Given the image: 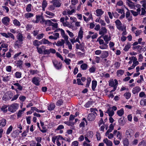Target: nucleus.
<instances>
[{
    "label": "nucleus",
    "mask_w": 146,
    "mask_h": 146,
    "mask_svg": "<svg viewBox=\"0 0 146 146\" xmlns=\"http://www.w3.org/2000/svg\"><path fill=\"white\" fill-rule=\"evenodd\" d=\"M19 107V104L17 103H15L9 106L8 108V110L9 111L14 113L16 111Z\"/></svg>",
    "instance_id": "obj_1"
},
{
    "label": "nucleus",
    "mask_w": 146,
    "mask_h": 146,
    "mask_svg": "<svg viewBox=\"0 0 146 146\" xmlns=\"http://www.w3.org/2000/svg\"><path fill=\"white\" fill-rule=\"evenodd\" d=\"M12 97L11 92H9L5 93L2 97V100L5 102L9 101L11 99Z\"/></svg>",
    "instance_id": "obj_2"
},
{
    "label": "nucleus",
    "mask_w": 146,
    "mask_h": 146,
    "mask_svg": "<svg viewBox=\"0 0 146 146\" xmlns=\"http://www.w3.org/2000/svg\"><path fill=\"white\" fill-rule=\"evenodd\" d=\"M133 133L132 130L131 129H129L127 130L125 132L126 138L131 139L133 138Z\"/></svg>",
    "instance_id": "obj_3"
},
{
    "label": "nucleus",
    "mask_w": 146,
    "mask_h": 146,
    "mask_svg": "<svg viewBox=\"0 0 146 146\" xmlns=\"http://www.w3.org/2000/svg\"><path fill=\"white\" fill-rule=\"evenodd\" d=\"M84 14L86 16H89L88 18H87L85 16H83L84 20V21H85L86 23H88L90 19L92 20H93V19L92 17V15L91 13H90L89 12H87L84 13Z\"/></svg>",
    "instance_id": "obj_4"
},
{
    "label": "nucleus",
    "mask_w": 146,
    "mask_h": 146,
    "mask_svg": "<svg viewBox=\"0 0 146 146\" xmlns=\"http://www.w3.org/2000/svg\"><path fill=\"white\" fill-rule=\"evenodd\" d=\"M52 62L56 69L58 70L61 68L62 64L60 62H58L56 60H54L52 61Z\"/></svg>",
    "instance_id": "obj_5"
},
{
    "label": "nucleus",
    "mask_w": 146,
    "mask_h": 146,
    "mask_svg": "<svg viewBox=\"0 0 146 146\" xmlns=\"http://www.w3.org/2000/svg\"><path fill=\"white\" fill-rule=\"evenodd\" d=\"M43 54H49L50 53L54 54L56 52V50L55 49L52 48H50L49 49H46V47H45L44 50L43 51Z\"/></svg>",
    "instance_id": "obj_6"
},
{
    "label": "nucleus",
    "mask_w": 146,
    "mask_h": 146,
    "mask_svg": "<svg viewBox=\"0 0 146 146\" xmlns=\"http://www.w3.org/2000/svg\"><path fill=\"white\" fill-rule=\"evenodd\" d=\"M10 19L8 17H4L2 19V22L4 25L7 26L9 25Z\"/></svg>",
    "instance_id": "obj_7"
},
{
    "label": "nucleus",
    "mask_w": 146,
    "mask_h": 146,
    "mask_svg": "<svg viewBox=\"0 0 146 146\" xmlns=\"http://www.w3.org/2000/svg\"><path fill=\"white\" fill-rule=\"evenodd\" d=\"M113 134L115 136H116L117 139L121 140L122 138V134L119 131H117V130H114L113 132Z\"/></svg>",
    "instance_id": "obj_8"
},
{
    "label": "nucleus",
    "mask_w": 146,
    "mask_h": 146,
    "mask_svg": "<svg viewBox=\"0 0 146 146\" xmlns=\"http://www.w3.org/2000/svg\"><path fill=\"white\" fill-rule=\"evenodd\" d=\"M107 33V30L105 27H102L99 30V34L103 36Z\"/></svg>",
    "instance_id": "obj_9"
},
{
    "label": "nucleus",
    "mask_w": 146,
    "mask_h": 146,
    "mask_svg": "<svg viewBox=\"0 0 146 146\" xmlns=\"http://www.w3.org/2000/svg\"><path fill=\"white\" fill-rule=\"evenodd\" d=\"M84 44L80 43V44H76V49H79L81 50L83 52H85V49L84 48Z\"/></svg>",
    "instance_id": "obj_10"
},
{
    "label": "nucleus",
    "mask_w": 146,
    "mask_h": 146,
    "mask_svg": "<svg viewBox=\"0 0 146 146\" xmlns=\"http://www.w3.org/2000/svg\"><path fill=\"white\" fill-rule=\"evenodd\" d=\"M40 79L38 77H35L33 78L32 82L35 85L39 86L40 85Z\"/></svg>",
    "instance_id": "obj_11"
},
{
    "label": "nucleus",
    "mask_w": 146,
    "mask_h": 146,
    "mask_svg": "<svg viewBox=\"0 0 146 146\" xmlns=\"http://www.w3.org/2000/svg\"><path fill=\"white\" fill-rule=\"evenodd\" d=\"M96 115H95V114H94L93 113H90L88 116V119L89 121H93L95 119Z\"/></svg>",
    "instance_id": "obj_12"
},
{
    "label": "nucleus",
    "mask_w": 146,
    "mask_h": 146,
    "mask_svg": "<svg viewBox=\"0 0 146 146\" xmlns=\"http://www.w3.org/2000/svg\"><path fill=\"white\" fill-rule=\"evenodd\" d=\"M42 16L40 15H36V20H33L32 21V22L33 23H38L40 22L41 20Z\"/></svg>",
    "instance_id": "obj_13"
},
{
    "label": "nucleus",
    "mask_w": 146,
    "mask_h": 146,
    "mask_svg": "<svg viewBox=\"0 0 146 146\" xmlns=\"http://www.w3.org/2000/svg\"><path fill=\"white\" fill-rule=\"evenodd\" d=\"M115 22L117 28L119 30L121 29L122 28V23L120 21L117 19Z\"/></svg>",
    "instance_id": "obj_14"
},
{
    "label": "nucleus",
    "mask_w": 146,
    "mask_h": 146,
    "mask_svg": "<svg viewBox=\"0 0 146 146\" xmlns=\"http://www.w3.org/2000/svg\"><path fill=\"white\" fill-rule=\"evenodd\" d=\"M34 14L29 12L25 13L24 15L25 17L27 19H30L31 18L34 17Z\"/></svg>",
    "instance_id": "obj_15"
},
{
    "label": "nucleus",
    "mask_w": 146,
    "mask_h": 146,
    "mask_svg": "<svg viewBox=\"0 0 146 146\" xmlns=\"http://www.w3.org/2000/svg\"><path fill=\"white\" fill-rule=\"evenodd\" d=\"M18 34L17 35V40L20 41H23V36L22 33L18 31L17 33Z\"/></svg>",
    "instance_id": "obj_16"
},
{
    "label": "nucleus",
    "mask_w": 146,
    "mask_h": 146,
    "mask_svg": "<svg viewBox=\"0 0 146 146\" xmlns=\"http://www.w3.org/2000/svg\"><path fill=\"white\" fill-rule=\"evenodd\" d=\"M118 84V81L116 79H114V80H112L109 82V85L110 86L113 87L115 85H117Z\"/></svg>",
    "instance_id": "obj_17"
},
{
    "label": "nucleus",
    "mask_w": 146,
    "mask_h": 146,
    "mask_svg": "<svg viewBox=\"0 0 146 146\" xmlns=\"http://www.w3.org/2000/svg\"><path fill=\"white\" fill-rule=\"evenodd\" d=\"M96 15L98 17H100L104 13V11H103L101 9H97L96 11Z\"/></svg>",
    "instance_id": "obj_18"
},
{
    "label": "nucleus",
    "mask_w": 146,
    "mask_h": 146,
    "mask_svg": "<svg viewBox=\"0 0 146 146\" xmlns=\"http://www.w3.org/2000/svg\"><path fill=\"white\" fill-rule=\"evenodd\" d=\"M103 141L107 146H112V142L107 138L104 139Z\"/></svg>",
    "instance_id": "obj_19"
},
{
    "label": "nucleus",
    "mask_w": 146,
    "mask_h": 146,
    "mask_svg": "<svg viewBox=\"0 0 146 146\" xmlns=\"http://www.w3.org/2000/svg\"><path fill=\"white\" fill-rule=\"evenodd\" d=\"M106 113L108 114L110 117H112L114 114V112L113 110H111V108H108L106 112Z\"/></svg>",
    "instance_id": "obj_20"
},
{
    "label": "nucleus",
    "mask_w": 146,
    "mask_h": 146,
    "mask_svg": "<svg viewBox=\"0 0 146 146\" xmlns=\"http://www.w3.org/2000/svg\"><path fill=\"white\" fill-rule=\"evenodd\" d=\"M53 4L55 7H59L61 5V3L60 1L57 0H54L53 1Z\"/></svg>",
    "instance_id": "obj_21"
},
{
    "label": "nucleus",
    "mask_w": 146,
    "mask_h": 146,
    "mask_svg": "<svg viewBox=\"0 0 146 146\" xmlns=\"http://www.w3.org/2000/svg\"><path fill=\"white\" fill-rule=\"evenodd\" d=\"M45 47L43 45L41 46L40 47H36L37 52L39 54H42L43 53V51L44 50Z\"/></svg>",
    "instance_id": "obj_22"
},
{
    "label": "nucleus",
    "mask_w": 146,
    "mask_h": 146,
    "mask_svg": "<svg viewBox=\"0 0 146 146\" xmlns=\"http://www.w3.org/2000/svg\"><path fill=\"white\" fill-rule=\"evenodd\" d=\"M141 89L139 86H136L133 88L132 90V93L134 94L138 93L141 90Z\"/></svg>",
    "instance_id": "obj_23"
},
{
    "label": "nucleus",
    "mask_w": 146,
    "mask_h": 146,
    "mask_svg": "<svg viewBox=\"0 0 146 146\" xmlns=\"http://www.w3.org/2000/svg\"><path fill=\"white\" fill-rule=\"evenodd\" d=\"M83 31L82 29V27H80L78 32V38H79L80 39V40L82 39L83 37Z\"/></svg>",
    "instance_id": "obj_24"
},
{
    "label": "nucleus",
    "mask_w": 146,
    "mask_h": 146,
    "mask_svg": "<svg viewBox=\"0 0 146 146\" xmlns=\"http://www.w3.org/2000/svg\"><path fill=\"white\" fill-rule=\"evenodd\" d=\"M102 38L107 44H108L109 41L111 40V37L109 36L108 35H103Z\"/></svg>",
    "instance_id": "obj_25"
},
{
    "label": "nucleus",
    "mask_w": 146,
    "mask_h": 146,
    "mask_svg": "<svg viewBox=\"0 0 146 146\" xmlns=\"http://www.w3.org/2000/svg\"><path fill=\"white\" fill-rule=\"evenodd\" d=\"M3 81L5 82H6L9 81L11 79L10 76L5 75L3 76Z\"/></svg>",
    "instance_id": "obj_26"
},
{
    "label": "nucleus",
    "mask_w": 146,
    "mask_h": 146,
    "mask_svg": "<svg viewBox=\"0 0 146 146\" xmlns=\"http://www.w3.org/2000/svg\"><path fill=\"white\" fill-rule=\"evenodd\" d=\"M65 43V41L63 39H61V41H58L57 42L56 44V45L59 46H63L64 47V44Z\"/></svg>",
    "instance_id": "obj_27"
},
{
    "label": "nucleus",
    "mask_w": 146,
    "mask_h": 146,
    "mask_svg": "<svg viewBox=\"0 0 146 146\" xmlns=\"http://www.w3.org/2000/svg\"><path fill=\"white\" fill-rule=\"evenodd\" d=\"M109 55V53L108 51H103L101 54V58H105L107 57Z\"/></svg>",
    "instance_id": "obj_28"
},
{
    "label": "nucleus",
    "mask_w": 146,
    "mask_h": 146,
    "mask_svg": "<svg viewBox=\"0 0 146 146\" xmlns=\"http://www.w3.org/2000/svg\"><path fill=\"white\" fill-rule=\"evenodd\" d=\"M13 23L16 27H19L21 25L20 22L16 19H14L13 21Z\"/></svg>",
    "instance_id": "obj_29"
},
{
    "label": "nucleus",
    "mask_w": 146,
    "mask_h": 146,
    "mask_svg": "<svg viewBox=\"0 0 146 146\" xmlns=\"http://www.w3.org/2000/svg\"><path fill=\"white\" fill-rule=\"evenodd\" d=\"M6 123V120L5 119H3L0 120V127H4Z\"/></svg>",
    "instance_id": "obj_30"
},
{
    "label": "nucleus",
    "mask_w": 146,
    "mask_h": 146,
    "mask_svg": "<svg viewBox=\"0 0 146 146\" xmlns=\"http://www.w3.org/2000/svg\"><path fill=\"white\" fill-rule=\"evenodd\" d=\"M97 85V82L96 80H93L92 81V90L94 91Z\"/></svg>",
    "instance_id": "obj_31"
},
{
    "label": "nucleus",
    "mask_w": 146,
    "mask_h": 146,
    "mask_svg": "<svg viewBox=\"0 0 146 146\" xmlns=\"http://www.w3.org/2000/svg\"><path fill=\"white\" fill-rule=\"evenodd\" d=\"M46 14L50 16V17L46 15V17L48 18H51L55 16V15L54 13L49 11H46L45 12Z\"/></svg>",
    "instance_id": "obj_32"
},
{
    "label": "nucleus",
    "mask_w": 146,
    "mask_h": 146,
    "mask_svg": "<svg viewBox=\"0 0 146 146\" xmlns=\"http://www.w3.org/2000/svg\"><path fill=\"white\" fill-rule=\"evenodd\" d=\"M85 136L88 137L89 139H92L93 136V132L92 131H88Z\"/></svg>",
    "instance_id": "obj_33"
},
{
    "label": "nucleus",
    "mask_w": 146,
    "mask_h": 146,
    "mask_svg": "<svg viewBox=\"0 0 146 146\" xmlns=\"http://www.w3.org/2000/svg\"><path fill=\"white\" fill-rule=\"evenodd\" d=\"M124 72V70H117L116 72L117 75L119 77L122 76Z\"/></svg>",
    "instance_id": "obj_34"
},
{
    "label": "nucleus",
    "mask_w": 146,
    "mask_h": 146,
    "mask_svg": "<svg viewBox=\"0 0 146 146\" xmlns=\"http://www.w3.org/2000/svg\"><path fill=\"white\" fill-rule=\"evenodd\" d=\"M123 143L124 146H128L129 145V141L128 139L124 138L123 141Z\"/></svg>",
    "instance_id": "obj_35"
},
{
    "label": "nucleus",
    "mask_w": 146,
    "mask_h": 146,
    "mask_svg": "<svg viewBox=\"0 0 146 146\" xmlns=\"http://www.w3.org/2000/svg\"><path fill=\"white\" fill-rule=\"evenodd\" d=\"M41 41L42 44H48L49 45H51L52 44L51 42H49L46 39L44 38L42 39V40Z\"/></svg>",
    "instance_id": "obj_36"
},
{
    "label": "nucleus",
    "mask_w": 146,
    "mask_h": 146,
    "mask_svg": "<svg viewBox=\"0 0 146 146\" xmlns=\"http://www.w3.org/2000/svg\"><path fill=\"white\" fill-rule=\"evenodd\" d=\"M88 66L86 63H83L80 66L81 69L82 70H86L88 68Z\"/></svg>",
    "instance_id": "obj_37"
},
{
    "label": "nucleus",
    "mask_w": 146,
    "mask_h": 146,
    "mask_svg": "<svg viewBox=\"0 0 146 146\" xmlns=\"http://www.w3.org/2000/svg\"><path fill=\"white\" fill-rule=\"evenodd\" d=\"M118 122L119 125L121 126L123 125L125 123V121L124 119L121 117L119 119Z\"/></svg>",
    "instance_id": "obj_38"
},
{
    "label": "nucleus",
    "mask_w": 146,
    "mask_h": 146,
    "mask_svg": "<svg viewBox=\"0 0 146 146\" xmlns=\"http://www.w3.org/2000/svg\"><path fill=\"white\" fill-rule=\"evenodd\" d=\"M13 84L17 87V89L20 91H21L23 90V87L19 83H16Z\"/></svg>",
    "instance_id": "obj_39"
},
{
    "label": "nucleus",
    "mask_w": 146,
    "mask_h": 146,
    "mask_svg": "<svg viewBox=\"0 0 146 146\" xmlns=\"http://www.w3.org/2000/svg\"><path fill=\"white\" fill-rule=\"evenodd\" d=\"M31 109L33 111L35 110L36 112H37L40 113H44L45 111H43L42 110H39L36 108L35 107H32L31 108Z\"/></svg>",
    "instance_id": "obj_40"
},
{
    "label": "nucleus",
    "mask_w": 146,
    "mask_h": 146,
    "mask_svg": "<svg viewBox=\"0 0 146 146\" xmlns=\"http://www.w3.org/2000/svg\"><path fill=\"white\" fill-rule=\"evenodd\" d=\"M55 108V105L53 104H51L48 107V109L49 111L53 110Z\"/></svg>",
    "instance_id": "obj_41"
},
{
    "label": "nucleus",
    "mask_w": 146,
    "mask_h": 146,
    "mask_svg": "<svg viewBox=\"0 0 146 146\" xmlns=\"http://www.w3.org/2000/svg\"><path fill=\"white\" fill-rule=\"evenodd\" d=\"M107 44L106 43H104L103 44L101 45L99 47V48L102 49H105L108 48V45H107Z\"/></svg>",
    "instance_id": "obj_42"
},
{
    "label": "nucleus",
    "mask_w": 146,
    "mask_h": 146,
    "mask_svg": "<svg viewBox=\"0 0 146 146\" xmlns=\"http://www.w3.org/2000/svg\"><path fill=\"white\" fill-rule=\"evenodd\" d=\"M22 42L17 40L15 42V45L17 47H19V46H21V45L22 44Z\"/></svg>",
    "instance_id": "obj_43"
},
{
    "label": "nucleus",
    "mask_w": 146,
    "mask_h": 146,
    "mask_svg": "<svg viewBox=\"0 0 146 146\" xmlns=\"http://www.w3.org/2000/svg\"><path fill=\"white\" fill-rule=\"evenodd\" d=\"M117 113L119 116H121L124 113V110L122 108L120 110L117 111Z\"/></svg>",
    "instance_id": "obj_44"
},
{
    "label": "nucleus",
    "mask_w": 146,
    "mask_h": 146,
    "mask_svg": "<svg viewBox=\"0 0 146 146\" xmlns=\"http://www.w3.org/2000/svg\"><path fill=\"white\" fill-rule=\"evenodd\" d=\"M128 2H129L127 3V4L128 6L131 9H134L135 7L134 3L132 1Z\"/></svg>",
    "instance_id": "obj_45"
},
{
    "label": "nucleus",
    "mask_w": 146,
    "mask_h": 146,
    "mask_svg": "<svg viewBox=\"0 0 146 146\" xmlns=\"http://www.w3.org/2000/svg\"><path fill=\"white\" fill-rule=\"evenodd\" d=\"M47 3L46 0H43L42 3V10H44L45 8L47 5Z\"/></svg>",
    "instance_id": "obj_46"
},
{
    "label": "nucleus",
    "mask_w": 146,
    "mask_h": 146,
    "mask_svg": "<svg viewBox=\"0 0 146 146\" xmlns=\"http://www.w3.org/2000/svg\"><path fill=\"white\" fill-rule=\"evenodd\" d=\"M140 105L142 106H146V99H143L141 100L140 102Z\"/></svg>",
    "instance_id": "obj_47"
},
{
    "label": "nucleus",
    "mask_w": 146,
    "mask_h": 146,
    "mask_svg": "<svg viewBox=\"0 0 146 146\" xmlns=\"http://www.w3.org/2000/svg\"><path fill=\"white\" fill-rule=\"evenodd\" d=\"M7 105H5L3 106L2 108H1V110L2 111H3V112L5 113H6L7 111Z\"/></svg>",
    "instance_id": "obj_48"
},
{
    "label": "nucleus",
    "mask_w": 146,
    "mask_h": 146,
    "mask_svg": "<svg viewBox=\"0 0 146 146\" xmlns=\"http://www.w3.org/2000/svg\"><path fill=\"white\" fill-rule=\"evenodd\" d=\"M40 41H38L37 40H35L33 42V44L35 46H36V47H38L40 45Z\"/></svg>",
    "instance_id": "obj_49"
},
{
    "label": "nucleus",
    "mask_w": 146,
    "mask_h": 146,
    "mask_svg": "<svg viewBox=\"0 0 146 146\" xmlns=\"http://www.w3.org/2000/svg\"><path fill=\"white\" fill-rule=\"evenodd\" d=\"M32 5L31 4H29L27 5V6L26 10L27 12H30L31 11V7Z\"/></svg>",
    "instance_id": "obj_50"
},
{
    "label": "nucleus",
    "mask_w": 146,
    "mask_h": 146,
    "mask_svg": "<svg viewBox=\"0 0 146 146\" xmlns=\"http://www.w3.org/2000/svg\"><path fill=\"white\" fill-rule=\"evenodd\" d=\"M91 81V78L89 77H88L87 79V83L86 85V87L87 88H88L89 87L90 84V83Z\"/></svg>",
    "instance_id": "obj_51"
},
{
    "label": "nucleus",
    "mask_w": 146,
    "mask_h": 146,
    "mask_svg": "<svg viewBox=\"0 0 146 146\" xmlns=\"http://www.w3.org/2000/svg\"><path fill=\"white\" fill-rule=\"evenodd\" d=\"M22 73L19 72H17L15 74V76L17 78H19L21 77Z\"/></svg>",
    "instance_id": "obj_52"
},
{
    "label": "nucleus",
    "mask_w": 146,
    "mask_h": 146,
    "mask_svg": "<svg viewBox=\"0 0 146 146\" xmlns=\"http://www.w3.org/2000/svg\"><path fill=\"white\" fill-rule=\"evenodd\" d=\"M138 146H146V141L142 140L139 143Z\"/></svg>",
    "instance_id": "obj_53"
},
{
    "label": "nucleus",
    "mask_w": 146,
    "mask_h": 146,
    "mask_svg": "<svg viewBox=\"0 0 146 146\" xmlns=\"http://www.w3.org/2000/svg\"><path fill=\"white\" fill-rule=\"evenodd\" d=\"M53 24V23L50 20H47L46 21L45 24L47 26H50Z\"/></svg>",
    "instance_id": "obj_54"
},
{
    "label": "nucleus",
    "mask_w": 146,
    "mask_h": 146,
    "mask_svg": "<svg viewBox=\"0 0 146 146\" xmlns=\"http://www.w3.org/2000/svg\"><path fill=\"white\" fill-rule=\"evenodd\" d=\"M142 33V31L140 30H137L135 31L133 33L135 35V36H137L140 35Z\"/></svg>",
    "instance_id": "obj_55"
},
{
    "label": "nucleus",
    "mask_w": 146,
    "mask_h": 146,
    "mask_svg": "<svg viewBox=\"0 0 146 146\" xmlns=\"http://www.w3.org/2000/svg\"><path fill=\"white\" fill-rule=\"evenodd\" d=\"M55 7L53 4V5H51L49 6L48 7V9L50 11H52L55 9Z\"/></svg>",
    "instance_id": "obj_56"
},
{
    "label": "nucleus",
    "mask_w": 146,
    "mask_h": 146,
    "mask_svg": "<svg viewBox=\"0 0 146 146\" xmlns=\"http://www.w3.org/2000/svg\"><path fill=\"white\" fill-rule=\"evenodd\" d=\"M90 111L91 112H93V114L97 115L96 111H98L97 110L96 108H91L90 109Z\"/></svg>",
    "instance_id": "obj_57"
},
{
    "label": "nucleus",
    "mask_w": 146,
    "mask_h": 146,
    "mask_svg": "<svg viewBox=\"0 0 146 146\" xmlns=\"http://www.w3.org/2000/svg\"><path fill=\"white\" fill-rule=\"evenodd\" d=\"M114 68L116 69L118 68L120 65V63L118 62H115L114 64Z\"/></svg>",
    "instance_id": "obj_58"
},
{
    "label": "nucleus",
    "mask_w": 146,
    "mask_h": 146,
    "mask_svg": "<svg viewBox=\"0 0 146 146\" xmlns=\"http://www.w3.org/2000/svg\"><path fill=\"white\" fill-rule=\"evenodd\" d=\"M66 45H68V48L70 50L72 49V45L71 43L69 41L66 42Z\"/></svg>",
    "instance_id": "obj_59"
},
{
    "label": "nucleus",
    "mask_w": 146,
    "mask_h": 146,
    "mask_svg": "<svg viewBox=\"0 0 146 146\" xmlns=\"http://www.w3.org/2000/svg\"><path fill=\"white\" fill-rule=\"evenodd\" d=\"M131 47L130 45L129 44H127L125 46L123 50L125 51H127Z\"/></svg>",
    "instance_id": "obj_60"
},
{
    "label": "nucleus",
    "mask_w": 146,
    "mask_h": 146,
    "mask_svg": "<svg viewBox=\"0 0 146 146\" xmlns=\"http://www.w3.org/2000/svg\"><path fill=\"white\" fill-rule=\"evenodd\" d=\"M100 58L98 56H96L95 58V61L94 62L92 61V63L93 64H95V62H96L97 63H98L100 62Z\"/></svg>",
    "instance_id": "obj_61"
},
{
    "label": "nucleus",
    "mask_w": 146,
    "mask_h": 146,
    "mask_svg": "<svg viewBox=\"0 0 146 146\" xmlns=\"http://www.w3.org/2000/svg\"><path fill=\"white\" fill-rule=\"evenodd\" d=\"M8 38H11L13 40L15 39V37L14 35L10 32H8Z\"/></svg>",
    "instance_id": "obj_62"
},
{
    "label": "nucleus",
    "mask_w": 146,
    "mask_h": 146,
    "mask_svg": "<svg viewBox=\"0 0 146 146\" xmlns=\"http://www.w3.org/2000/svg\"><path fill=\"white\" fill-rule=\"evenodd\" d=\"M64 128V127L63 125H60L58 126L57 128L55 130V131L56 132L60 130H61Z\"/></svg>",
    "instance_id": "obj_63"
},
{
    "label": "nucleus",
    "mask_w": 146,
    "mask_h": 146,
    "mask_svg": "<svg viewBox=\"0 0 146 146\" xmlns=\"http://www.w3.org/2000/svg\"><path fill=\"white\" fill-rule=\"evenodd\" d=\"M124 96L125 97L126 99H129L131 96V94L130 93H126L124 94Z\"/></svg>",
    "instance_id": "obj_64"
}]
</instances>
